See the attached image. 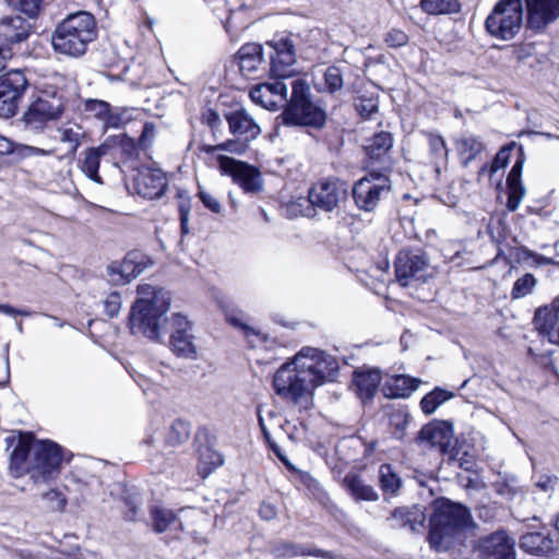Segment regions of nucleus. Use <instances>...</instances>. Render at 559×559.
Instances as JSON below:
<instances>
[{"instance_id":"1","label":"nucleus","mask_w":559,"mask_h":559,"mask_svg":"<svg viewBox=\"0 0 559 559\" xmlns=\"http://www.w3.org/2000/svg\"><path fill=\"white\" fill-rule=\"evenodd\" d=\"M10 455V469L20 477L29 474L34 481H47L59 473L63 450L56 442L35 440L32 433H12L5 439Z\"/></svg>"},{"instance_id":"2","label":"nucleus","mask_w":559,"mask_h":559,"mask_svg":"<svg viewBox=\"0 0 559 559\" xmlns=\"http://www.w3.org/2000/svg\"><path fill=\"white\" fill-rule=\"evenodd\" d=\"M314 388V348L304 347L274 373L273 389L282 400L292 402L300 412L312 406Z\"/></svg>"},{"instance_id":"3","label":"nucleus","mask_w":559,"mask_h":559,"mask_svg":"<svg viewBox=\"0 0 559 559\" xmlns=\"http://www.w3.org/2000/svg\"><path fill=\"white\" fill-rule=\"evenodd\" d=\"M138 298L131 307L129 329L133 335H143L151 341H162L170 318V295L167 290L150 284H140Z\"/></svg>"},{"instance_id":"4","label":"nucleus","mask_w":559,"mask_h":559,"mask_svg":"<svg viewBox=\"0 0 559 559\" xmlns=\"http://www.w3.org/2000/svg\"><path fill=\"white\" fill-rule=\"evenodd\" d=\"M97 37V25L93 14L79 11L68 15L55 28L51 36L53 50L58 53L79 58Z\"/></svg>"},{"instance_id":"5","label":"nucleus","mask_w":559,"mask_h":559,"mask_svg":"<svg viewBox=\"0 0 559 559\" xmlns=\"http://www.w3.org/2000/svg\"><path fill=\"white\" fill-rule=\"evenodd\" d=\"M62 81L63 78L56 74L36 86L23 116V120L29 129L41 130L48 122L61 118L64 112V97L58 83Z\"/></svg>"},{"instance_id":"6","label":"nucleus","mask_w":559,"mask_h":559,"mask_svg":"<svg viewBox=\"0 0 559 559\" xmlns=\"http://www.w3.org/2000/svg\"><path fill=\"white\" fill-rule=\"evenodd\" d=\"M522 0H499L485 20V29L499 40H512L523 25Z\"/></svg>"},{"instance_id":"7","label":"nucleus","mask_w":559,"mask_h":559,"mask_svg":"<svg viewBox=\"0 0 559 559\" xmlns=\"http://www.w3.org/2000/svg\"><path fill=\"white\" fill-rule=\"evenodd\" d=\"M469 520L471 514L465 507L451 501L438 502L430 519L429 540L431 546L439 549L447 536L456 528L466 526Z\"/></svg>"},{"instance_id":"8","label":"nucleus","mask_w":559,"mask_h":559,"mask_svg":"<svg viewBox=\"0 0 559 559\" xmlns=\"http://www.w3.org/2000/svg\"><path fill=\"white\" fill-rule=\"evenodd\" d=\"M283 122L287 126L314 124V105L311 102V86L304 79L293 83L292 99L282 114Z\"/></svg>"},{"instance_id":"9","label":"nucleus","mask_w":559,"mask_h":559,"mask_svg":"<svg viewBox=\"0 0 559 559\" xmlns=\"http://www.w3.org/2000/svg\"><path fill=\"white\" fill-rule=\"evenodd\" d=\"M390 191L391 181L386 176L380 173H369L355 182L353 197L359 210L373 212Z\"/></svg>"},{"instance_id":"10","label":"nucleus","mask_w":559,"mask_h":559,"mask_svg":"<svg viewBox=\"0 0 559 559\" xmlns=\"http://www.w3.org/2000/svg\"><path fill=\"white\" fill-rule=\"evenodd\" d=\"M395 275L402 286H409L425 282L432 275V270L424 253L401 251L395 260Z\"/></svg>"},{"instance_id":"11","label":"nucleus","mask_w":559,"mask_h":559,"mask_svg":"<svg viewBox=\"0 0 559 559\" xmlns=\"http://www.w3.org/2000/svg\"><path fill=\"white\" fill-rule=\"evenodd\" d=\"M28 85L21 70H10L0 75V117L11 118L16 114L19 103Z\"/></svg>"},{"instance_id":"12","label":"nucleus","mask_w":559,"mask_h":559,"mask_svg":"<svg viewBox=\"0 0 559 559\" xmlns=\"http://www.w3.org/2000/svg\"><path fill=\"white\" fill-rule=\"evenodd\" d=\"M29 23L19 16H9L0 21V71L4 62L13 58L17 46L29 35Z\"/></svg>"},{"instance_id":"13","label":"nucleus","mask_w":559,"mask_h":559,"mask_svg":"<svg viewBox=\"0 0 559 559\" xmlns=\"http://www.w3.org/2000/svg\"><path fill=\"white\" fill-rule=\"evenodd\" d=\"M272 48L270 73L274 79H287L297 73L295 45L289 36L280 35L267 41Z\"/></svg>"},{"instance_id":"14","label":"nucleus","mask_w":559,"mask_h":559,"mask_svg":"<svg viewBox=\"0 0 559 559\" xmlns=\"http://www.w3.org/2000/svg\"><path fill=\"white\" fill-rule=\"evenodd\" d=\"M217 162L221 171L230 176L246 193H257L262 190V179L258 168L225 155H219Z\"/></svg>"},{"instance_id":"15","label":"nucleus","mask_w":559,"mask_h":559,"mask_svg":"<svg viewBox=\"0 0 559 559\" xmlns=\"http://www.w3.org/2000/svg\"><path fill=\"white\" fill-rule=\"evenodd\" d=\"M153 264L152 260L138 251L129 252L121 262H112L107 267L110 281L116 285H123Z\"/></svg>"},{"instance_id":"16","label":"nucleus","mask_w":559,"mask_h":559,"mask_svg":"<svg viewBox=\"0 0 559 559\" xmlns=\"http://www.w3.org/2000/svg\"><path fill=\"white\" fill-rule=\"evenodd\" d=\"M169 324L171 328L169 342L173 352L179 357L195 358L197 347L191 333V323L181 314L175 313L170 317Z\"/></svg>"},{"instance_id":"17","label":"nucleus","mask_w":559,"mask_h":559,"mask_svg":"<svg viewBox=\"0 0 559 559\" xmlns=\"http://www.w3.org/2000/svg\"><path fill=\"white\" fill-rule=\"evenodd\" d=\"M477 550L483 559H515L514 540L503 531L480 538Z\"/></svg>"},{"instance_id":"18","label":"nucleus","mask_w":559,"mask_h":559,"mask_svg":"<svg viewBox=\"0 0 559 559\" xmlns=\"http://www.w3.org/2000/svg\"><path fill=\"white\" fill-rule=\"evenodd\" d=\"M534 324L539 335L559 346V296L536 309Z\"/></svg>"},{"instance_id":"19","label":"nucleus","mask_w":559,"mask_h":559,"mask_svg":"<svg viewBox=\"0 0 559 559\" xmlns=\"http://www.w3.org/2000/svg\"><path fill=\"white\" fill-rule=\"evenodd\" d=\"M454 438L453 426L445 420H433L425 425L417 437L420 444L445 452Z\"/></svg>"},{"instance_id":"20","label":"nucleus","mask_w":559,"mask_h":559,"mask_svg":"<svg viewBox=\"0 0 559 559\" xmlns=\"http://www.w3.org/2000/svg\"><path fill=\"white\" fill-rule=\"evenodd\" d=\"M167 188V177L160 169L141 168L134 178V190L146 199L160 198Z\"/></svg>"},{"instance_id":"21","label":"nucleus","mask_w":559,"mask_h":559,"mask_svg":"<svg viewBox=\"0 0 559 559\" xmlns=\"http://www.w3.org/2000/svg\"><path fill=\"white\" fill-rule=\"evenodd\" d=\"M225 119L228 123L229 132L235 138L251 142L261 133V128L258 122L247 109L242 107H237L226 112Z\"/></svg>"},{"instance_id":"22","label":"nucleus","mask_w":559,"mask_h":559,"mask_svg":"<svg viewBox=\"0 0 559 559\" xmlns=\"http://www.w3.org/2000/svg\"><path fill=\"white\" fill-rule=\"evenodd\" d=\"M154 530L157 533H163L171 526L178 530H185L188 525L189 519H194L199 515V511L194 508H182L176 514L169 509L155 507L151 510Z\"/></svg>"},{"instance_id":"23","label":"nucleus","mask_w":559,"mask_h":559,"mask_svg":"<svg viewBox=\"0 0 559 559\" xmlns=\"http://www.w3.org/2000/svg\"><path fill=\"white\" fill-rule=\"evenodd\" d=\"M527 23L533 29H543L559 17V0H525Z\"/></svg>"},{"instance_id":"24","label":"nucleus","mask_w":559,"mask_h":559,"mask_svg":"<svg viewBox=\"0 0 559 559\" xmlns=\"http://www.w3.org/2000/svg\"><path fill=\"white\" fill-rule=\"evenodd\" d=\"M347 192L348 186L346 182L336 178L324 179L320 182L317 192V207L325 212H332L346 199Z\"/></svg>"},{"instance_id":"25","label":"nucleus","mask_w":559,"mask_h":559,"mask_svg":"<svg viewBox=\"0 0 559 559\" xmlns=\"http://www.w3.org/2000/svg\"><path fill=\"white\" fill-rule=\"evenodd\" d=\"M237 59L240 72L253 78L263 64V48L257 43L246 44L238 50Z\"/></svg>"},{"instance_id":"26","label":"nucleus","mask_w":559,"mask_h":559,"mask_svg":"<svg viewBox=\"0 0 559 559\" xmlns=\"http://www.w3.org/2000/svg\"><path fill=\"white\" fill-rule=\"evenodd\" d=\"M421 380L405 374L388 378L382 386L383 394L389 399H407L421 384Z\"/></svg>"},{"instance_id":"27","label":"nucleus","mask_w":559,"mask_h":559,"mask_svg":"<svg viewBox=\"0 0 559 559\" xmlns=\"http://www.w3.org/2000/svg\"><path fill=\"white\" fill-rule=\"evenodd\" d=\"M382 380L378 369H359L354 372L353 382L361 401L371 400Z\"/></svg>"},{"instance_id":"28","label":"nucleus","mask_w":559,"mask_h":559,"mask_svg":"<svg viewBox=\"0 0 559 559\" xmlns=\"http://www.w3.org/2000/svg\"><path fill=\"white\" fill-rule=\"evenodd\" d=\"M524 160L522 158H519L513 167L511 168L508 178H507V186H508V202L507 207L514 212L520 206L522 200L524 199L526 194V189L522 183L521 177L523 171Z\"/></svg>"},{"instance_id":"29","label":"nucleus","mask_w":559,"mask_h":559,"mask_svg":"<svg viewBox=\"0 0 559 559\" xmlns=\"http://www.w3.org/2000/svg\"><path fill=\"white\" fill-rule=\"evenodd\" d=\"M345 490L355 501L373 502L379 499L378 492L374 488L367 484L360 474L349 472L343 479Z\"/></svg>"},{"instance_id":"30","label":"nucleus","mask_w":559,"mask_h":559,"mask_svg":"<svg viewBox=\"0 0 559 559\" xmlns=\"http://www.w3.org/2000/svg\"><path fill=\"white\" fill-rule=\"evenodd\" d=\"M340 373L337 358L326 352L317 350V386L325 382H333Z\"/></svg>"},{"instance_id":"31","label":"nucleus","mask_w":559,"mask_h":559,"mask_svg":"<svg viewBox=\"0 0 559 559\" xmlns=\"http://www.w3.org/2000/svg\"><path fill=\"white\" fill-rule=\"evenodd\" d=\"M60 142L66 144L68 153L74 155L79 146L82 144L86 133L84 129L76 122L68 121L57 128Z\"/></svg>"},{"instance_id":"32","label":"nucleus","mask_w":559,"mask_h":559,"mask_svg":"<svg viewBox=\"0 0 559 559\" xmlns=\"http://www.w3.org/2000/svg\"><path fill=\"white\" fill-rule=\"evenodd\" d=\"M393 147V136L390 132L381 131L374 134L365 145L369 158L381 162Z\"/></svg>"},{"instance_id":"33","label":"nucleus","mask_w":559,"mask_h":559,"mask_svg":"<svg viewBox=\"0 0 559 559\" xmlns=\"http://www.w3.org/2000/svg\"><path fill=\"white\" fill-rule=\"evenodd\" d=\"M108 145L102 144L97 147L86 150L85 157L82 163V171L93 181L102 183V178L98 175L100 158L107 154Z\"/></svg>"},{"instance_id":"34","label":"nucleus","mask_w":559,"mask_h":559,"mask_svg":"<svg viewBox=\"0 0 559 559\" xmlns=\"http://www.w3.org/2000/svg\"><path fill=\"white\" fill-rule=\"evenodd\" d=\"M226 320L228 323L239 329L252 346H258L266 341L265 334L249 325L248 319L243 313H228Z\"/></svg>"},{"instance_id":"35","label":"nucleus","mask_w":559,"mask_h":559,"mask_svg":"<svg viewBox=\"0 0 559 559\" xmlns=\"http://www.w3.org/2000/svg\"><path fill=\"white\" fill-rule=\"evenodd\" d=\"M456 150L461 156H465V166L474 159L483 150V142L473 134H463L456 140Z\"/></svg>"},{"instance_id":"36","label":"nucleus","mask_w":559,"mask_h":559,"mask_svg":"<svg viewBox=\"0 0 559 559\" xmlns=\"http://www.w3.org/2000/svg\"><path fill=\"white\" fill-rule=\"evenodd\" d=\"M453 397V393L440 388H436L426 394L420 401V409L426 415L433 414L439 406Z\"/></svg>"},{"instance_id":"37","label":"nucleus","mask_w":559,"mask_h":559,"mask_svg":"<svg viewBox=\"0 0 559 559\" xmlns=\"http://www.w3.org/2000/svg\"><path fill=\"white\" fill-rule=\"evenodd\" d=\"M190 437V425L181 419H176L169 426L166 433V443L176 447L186 442Z\"/></svg>"},{"instance_id":"38","label":"nucleus","mask_w":559,"mask_h":559,"mask_svg":"<svg viewBox=\"0 0 559 559\" xmlns=\"http://www.w3.org/2000/svg\"><path fill=\"white\" fill-rule=\"evenodd\" d=\"M420 8L432 15L457 12L460 4L456 0H421Z\"/></svg>"},{"instance_id":"39","label":"nucleus","mask_w":559,"mask_h":559,"mask_svg":"<svg viewBox=\"0 0 559 559\" xmlns=\"http://www.w3.org/2000/svg\"><path fill=\"white\" fill-rule=\"evenodd\" d=\"M67 487L73 490L84 492L87 488L92 487L94 483H97L96 477L87 475L81 469L72 471L66 477Z\"/></svg>"},{"instance_id":"40","label":"nucleus","mask_w":559,"mask_h":559,"mask_svg":"<svg viewBox=\"0 0 559 559\" xmlns=\"http://www.w3.org/2000/svg\"><path fill=\"white\" fill-rule=\"evenodd\" d=\"M536 285L537 280L533 274H524L522 277L518 278L513 284L511 290L512 299H520L531 295L534 292Z\"/></svg>"},{"instance_id":"41","label":"nucleus","mask_w":559,"mask_h":559,"mask_svg":"<svg viewBox=\"0 0 559 559\" xmlns=\"http://www.w3.org/2000/svg\"><path fill=\"white\" fill-rule=\"evenodd\" d=\"M271 96L272 92L265 83L257 84L250 90V98L253 103L266 109L276 110V103Z\"/></svg>"},{"instance_id":"42","label":"nucleus","mask_w":559,"mask_h":559,"mask_svg":"<svg viewBox=\"0 0 559 559\" xmlns=\"http://www.w3.org/2000/svg\"><path fill=\"white\" fill-rule=\"evenodd\" d=\"M379 480L382 490L386 492L395 493L401 486V479L393 472L391 465L389 464H383L380 466Z\"/></svg>"},{"instance_id":"43","label":"nucleus","mask_w":559,"mask_h":559,"mask_svg":"<svg viewBox=\"0 0 559 559\" xmlns=\"http://www.w3.org/2000/svg\"><path fill=\"white\" fill-rule=\"evenodd\" d=\"M222 464L223 459L218 453L207 448L200 453V462L198 468L203 477L207 476L214 468L221 466Z\"/></svg>"},{"instance_id":"44","label":"nucleus","mask_w":559,"mask_h":559,"mask_svg":"<svg viewBox=\"0 0 559 559\" xmlns=\"http://www.w3.org/2000/svg\"><path fill=\"white\" fill-rule=\"evenodd\" d=\"M427 140L431 158L436 162L448 160L445 141L441 135L427 133Z\"/></svg>"},{"instance_id":"45","label":"nucleus","mask_w":559,"mask_h":559,"mask_svg":"<svg viewBox=\"0 0 559 559\" xmlns=\"http://www.w3.org/2000/svg\"><path fill=\"white\" fill-rule=\"evenodd\" d=\"M12 9L26 14L29 17L37 16L44 0H4Z\"/></svg>"},{"instance_id":"46","label":"nucleus","mask_w":559,"mask_h":559,"mask_svg":"<svg viewBox=\"0 0 559 559\" xmlns=\"http://www.w3.org/2000/svg\"><path fill=\"white\" fill-rule=\"evenodd\" d=\"M509 158H510V148L509 147H502L495 156L491 165L488 167V166H483L480 168V171L479 174L480 175H484L485 173H489L490 175L493 174V173H497L498 170L504 168L508 163H509Z\"/></svg>"},{"instance_id":"47","label":"nucleus","mask_w":559,"mask_h":559,"mask_svg":"<svg viewBox=\"0 0 559 559\" xmlns=\"http://www.w3.org/2000/svg\"><path fill=\"white\" fill-rule=\"evenodd\" d=\"M130 120L131 115L128 109H110L109 115L105 121V127L119 129Z\"/></svg>"},{"instance_id":"48","label":"nucleus","mask_w":559,"mask_h":559,"mask_svg":"<svg viewBox=\"0 0 559 559\" xmlns=\"http://www.w3.org/2000/svg\"><path fill=\"white\" fill-rule=\"evenodd\" d=\"M324 82L330 93L341 90L343 87V78L340 69L330 67L324 73Z\"/></svg>"},{"instance_id":"49","label":"nucleus","mask_w":559,"mask_h":559,"mask_svg":"<svg viewBox=\"0 0 559 559\" xmlns=\"http://www.w3.org/2000/svg\"><path fill=\"white\" fill-rule=\"evenodd\" d=\"M55 153V150H46L31 145L16 144L15 150L12 154H16L22 158H27L32 156H50Z\"/></svg>"},{"instance_id":"50","label":"nucleus","mask_w":559,"mask_h":559,"mask_svg":"<svg viewBox=\"0 0 559 559\" xmlns=\"http://www.w3.org/2000/svg\"><path fill=\"white\" fill-rule=\"evenodd\" d=\"M121 295L117 292L110 293L107 295L105 300L103 301L104 311L109 318H114L118 316L121 309Z\"/></svg>"},{"instance_id":"51","label":"nucleus","mask_w":559,"mask_h":559,"mask_svg":"<svg viewBox=\"0 0 559 559\" xmlns=\"http://www.w3.org/2000/svg\"><path fill=\"white\" fill-rule=\"evenodd\" d=\"M86 110L94 117L106 121L110 111V105L104 100L92 99L86 103Z\"/></svg>"},{"instance_id":"52","label":"nucleus","mask_w":559,"mask_h":559,"mask_svg":"<svg viewBox=\"0 0 559 559\" xmlns=\"http://www.w3.org/2000/svg\"><path fill=\"white\" fill-rule=\"evenodd\" d=\"M384 41L389 47L399 48L408 43V36L405 32L399 28H391L384 37Z\"/></svg>"},{"instance_id":"53","label":"nucleus","mask_w":559,"mask_h":559,"mask_svg":"<svg viewBox=\"0 0 559 559\" xmlns=\"http://www.w3.org/2000/svg\"><path fill=\"white\" fill-rule=\"evenodd\" d=\"M249 143L250 141H245L243 139L235 138L218 144V147H221L222 151L241 155L247 151Z\"/></svg>"},{"instance_id":"54","label":"nucleus","mask_w":559,"mask_h":559,"mask_svg":"<svg viewBox=\"0 0 559 559\" xmlns=\"http://www.w3.org/2000/svg\"><path fill=\"white\" fill-rule=\"evenodd\" d=\"M269 85L272 96L271 98L276 103V109L287 100V86L281 81H275L273 83H265Z\"/></svg>"},{"instance_id":"55","label":"nucleus","mask_w":559,"mask_h":559,"mask_svg":"<svg viewBox=\"0 0 559 559\" xmlns=\"http://www.w3.org/2000/svg\"><path fill=\"white\" fill-rule=\"evenodd\" d=\"M198 197L203 203V205L211 212L219 214L223 211L221 202L211 192L200 189V191L198 192Z\"/></svg>"},{"instance_id":"56","label":"nucleus","mask_w":559,"mask_h":559,"mask_svg":"<svg viewBox=\"0 0 559 559\" xmlns=\"http://www.w3.org/2000/svg\"><path fill=\"white\" fill-rule=\"evenodd\" d=\"M155 136V126L152 122H146L143 127L142 134L140 138L141 146H147Z\"/></svg>"},{"instance_id":"57","label":"nucleus","mask_w":559,"mask_h":559,"mask_svg":"<svg viewBox=\"0 0 559 559\" xmlns=\"http://www.w3.org/2000/svg\"><path fill=\"white\" fill-rule=\"evenodd\" d=\"M407 515H408V512L406 509H395L392 513H391V516L389 518V520H392V521H396L397 524L396 525H401V526H404L407 522Z\"/></svg>"},{"instance_id":"58","label":"nucleus","mask_w":559,"mask_h":559,"mask_svg":"<svg viewBox=\"0 0 559 559\" xmlns=\"http://www.w3.org/2000/svg\"><path fill=\"white\" fill-rule=\"evenodd\" d=\"M0 312L4 313L7 316H11V317H14V316H17V314L19 316H24V317L31 316L29 311L17 310V309L13 308L12 306H10L8 304H0Z\"/></svg>"},{"instance_id":"59","label":"nucleus","mask_w":559,"mask_h":559,"mask_svg":"<svg viewBox=\"0 0 559 559\" xmlns=\"http://www.w3.org/2000/svg\"><path fill=\"white\" fill-rule=\"evenodd\" d=\"M204 120L207 123V126L210 128H212V129H215V128H217L221 124L219 115L216 111L212 110V109H209L204 114Z\"/></svg>"},{"instance_id":"60","label":"nucleus","mask_w":559,"mask_h":559,"mask_svg":"<svg viewBox=\"0 0 559 559\" xmlns=\"http://www.w3.org/2000/svg\"><path fill=\"white\" fill-rule=\"evenodd\" d=\"M260 516L264 520H272L276 516L275 508L270 503H262L259 510Z\"/></svg>"},{"instance_id":"61","label":"nucleus","mask_w":559,"mask_h":559,"mask_svg":"<svg viewBox=\"0 0 559 559\" xmlns=\"http://www.w3.org/2000/svg\"><path fill=\"white\" fill-rule=\"evenodd\" d=\"M15 150V143L0 135V154H12Z\"/></svg>"},{"instance_id":"62","label":"nucleus","mask_w":559,"mask_h":559,"mask_svg":"<svg viewBox=\"0 0 559 559\" xmlns=\"http://www.w3.org/2000/svg\"><path fill=\"white\" fill-rule=\"evenodd\" d=\"M361 447V443L358 439H348V440H345L341 445L340 448L337 449V452L342 455H344V450L345 449H356V448H360Z\"/></svg>"},{"instance_id":"63","label":"nucleus","mask_w":559,"mask_h":559,"mask_svg":"<svg viewBox=\"0 0 559 559\" xmlns=\"http://www.w3.org/2000/svg\"><path fill=\"white\" fill-rule=\"evenodd\" d=\"M514 58L522 61L531 55V47L521 46L513 49Z\"/></svg>"},{"instance_id":"64","label":"nucleus","mask_w":559,"mask_h":559,"mask_svg":"<svg viewBox=\"0 0 559 559\" xmlns=\"http://www.w3.org/2000/svg\"><path fill=\"white\" fill-rule=\"evenodd\" d=\"M536 486L540 488L543 491L548 492L552 491L555 488V481L550 477H546L545 479L538 480Z\"/></svg>"}]
</instances>
